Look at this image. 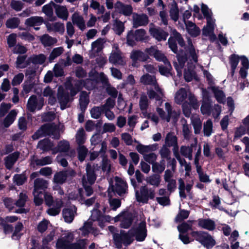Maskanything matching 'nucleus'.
I'll return each mask as SVG.
<instances>
[{
	"instance_id": "obj_48",
	"label": "nucleus",
	"mask_w": 249,
	"mask_h": 249,
	"mask_svg": "<svg viewBox=\"0 0 249 249\" xmlns=\"http://www.w3.org/2000/svg\"><path fill=\"white\" fill-rule=\"evenodd\" d=\"M53 144L48 139H44L42 141H40L37 145V146L40 149L43 151H49L51 150L52 151Z\"/></svg>"
},
{
	"instance_id": "obj_11",
	"label": "nucleus",
	"mask_w": 249,
	"mask_h": 249,
	"mask_svg": "<svg viewBox=\"0 0 249 249\" xmlns=\"http://www.w3.org/2000/svg\"><path fill=\"white\" fill-rule=\"evenodd\" d=\"M146 31L142 29L136 30L134 32L130 31L127 33V43L128 45L133 46L135 44V40L143 41L148 39Z\"/></svg>"
},
{
	"instance_id": "obj_40",
	"label": "nucleus",
	"mask_w": 249,
	"mask_h": 249,
	"mask_svg": "<svg viewBox=\"0 0 249 249\" xmlns=\"http://www.w3.org/2000/svg\"><path fill=\"white\" fill-rule=\"evenodd\" d=\"M48 182L41 178H37L34 182V190L42 192V191L48 187Z\"/></svg>"
},
{
	"instance_id": "obj_50",
	"label": "nucleus",
	"mask_w": 249,
	"mask_h": 249,
	"mask_svg": "<svg viewBox=\"0 0 249 249\" xmlns=\"http://www.w3.org/2000/svg\"><path fill=\"white\" fill-rule=\"evenodd\" d=\"M239 59L241 60V56L236 54H232L230 57V63L231 68V74L232 76H233L235 70L238 65Z\"/></svg>"
},
{
	"instance_id": "obj_12",
	"label": "nucleus",
	"mask_w": 249,
	"mask_h": 249,
	"mask_svg": "<svg viewBox=\"0 0 249 249\" xmlns=\"http://www.w3.org/2000/svg\"><path fill=\"white\" fill-rule=\"evenodd\" d=\"M165 109L167 113L162 108L159 107L157 108V111L160 118L168 122L170 121L171 119H172L174 121H176L179 116V113L172 111L171 106L168 103L165 104Z\"/></svg>"
},
{
	"instance_id": "obj_38",
	"label": "nucleus",
	"mask_w": 249,
	"mask_h": 249,
	"mask_svg": "<svg viewBox=\"0 0 249 249\" xmlns=\"http://www.w3.org/2000/svg\"><path fill=\"white\" fill-rule=\"evenodd\" d=\"M178 62L174 63L175 67L177 71L178 75L180 76L181 75V69L184 67L186 61V57L177 54Z\"/></svg>"
},
{
	"instance_id": "obj_22",
	"label": "nucleus",
	"mask_w": 249,
	"mask_h": 249,
	"mask_svg": "<svg viewBox=\"0 0 249 249\" xmlns=\"http://www.w3.org/2000/svg\"><path fill=\"white\" fill-rule=\"evenodd\" d=\"M109 61L110 63L116 65H123L125 64V61L120 50L112 51L109 56Z\"/></svg>"
},
{
	"instance_id": "obj_39",
	"label": "nucleus",
	"mask_w": 249,
	"mask_h": 249,
	"mask_svg": "<svg viewBox=\"0 0 249 249\" xmlns=\"http://www.w3.org/2000/svg\"><path fill=\"white\" fill-rule=\"evenodd\" d=\"M18 156V153L15 152L6 157L5 159V164L7 169H10L12 167L17 161Z\"/></svg>"
},
{
	"instance_id": "obj_29",
	"label": "nucleus",
	"mask_w": 249,
	"mask_h": 249,
	"mask_svg": "<svg viewBox=\"0 0 249 249\" xmlns=\"http://www.w3.org/2000/svg\"><path fill=\"white\" fill-rule=\"evenodd\" d=\"M47 29L49 32H55L62 34L65 31L64 24L60 22L54 23H47L46 24Z\"/></svg>"
},
{
	"instance_id": "obj_13",
	"label": "nucleus",
	"mask_w": 249,
	"mask_h": 249,
	"mask_svg": "<svg viewBox=\"0 0 249 249\" xmlns=\"http://www.w3.org/2000/svg\"><path fill=\"white\" fill-rule=\"evenodd\" d=\"M113 183V181L109 182V192L111 189L112 191L116 192L120 196L125 193L127 188L125 181L119 178L116 177L114 179V185Z\"/></svg>"
},
{
	"instance_id": "obj_14",
	"label": "nucleus",
	"mask_w": 249,
	"mask_h": 249,
	"mask_svg": "<svg viewBox=\"0 0 249 249\" xmlns=\"http://www.w3.org/2000/svg\"><path fill=\"white\" fill-rule=\"evenodd\" d=\"M44 100L43 97L33 95L28 99L27 104V109L32 112L40 110L44 106Z\"/></svg>"
},
{
	"instance_id": "obj_7",
	"label": "nucleus",
	"mask_w": 249,
	"mask_h": 249,
	"mask_svg": "<svg viewBox=\"0 0 249 249\" xmlns=\"http://www.w3.org/2000/svg\"><path fill=\"white\" fill-rule=\"evenodd\" d=\"M188 44L189 46V53L190 57H191L190 61H193L191 64H190L189 62L187 63V68L184 69V77L185 80L186 82H190L193 80L196 81L198 80V77L196 75V73L194 71V68L195 66L193 65V63H196L197 61V57L196 53L194 48L192 46V42L190 40H188Z\"/></svg>"
},
{
	"instance_id": "obj_55",
	"label": "nucleus",
	"mask_w": 249,
	"mask_h": 249,
	"mask_svg": "<svg viewBox=\"0 0 249 249\" xmlns=\"http://www.w3.org/2000/svg\"><path fill=\"white\" fill-rule=\"evenodd\" d=\"M146 182L150 185L158 187L160 182V177L158 175H153L146 179Z\"/></svg>"
},
{
	"instance_id": "obj_37",
	"label": "nucleus",
	"mask_w": 249,
	"mask_h": 249,
	"mask_svg": "<svg viewBox=\"0 0 249 249\" xmlns=\"http://www.w3.org/2000/svg\"><path fill=\"white\" fill-rule=\"evenodd\" d=\"M198 224L200 227L209 231H212L215 228L214 222L209 219H200Z\"/></svg>"
},
{
	"instance_id": "obj_63",
	"label": "nucleus",
	"mask_w": 249,
	"mask_h": 249,
	"mask_svg": "<svg viewBox=\"0 0 249 249\" xmlns=\"http://www.w3.org/2000/svg\"><path fill=\"white\" fill-rule=\"evenodd\" d=\"M55 235V229L51 231L49 234L45 237L42 240V246L50 247L49 243L53 239Z\"/></svg>"
},
{
	"instance_id": "obj_34",
	"label": "nucleus",
	"mask_w": 249,
	"mask_h": 249,
	"mask_svg": "<svg viewBox=\"0 0 249 249\" xmlns=\"http://www.w3.org/2000/svg\"><path fill=\"white\" fill-rule=\"evenodd\" d=\"M188 33L192 36L196 37L200 34V30L194 23L191 21L185 22Z\"/></svg>"
},
{
	"instance_id": "obj_54",
	"label": "nucleus",
	"mask_w": 249,
	"mask_h": 249,
	"mask_svg": "<svg viewBox=\"0 0 249 249\" xmlns=\"http://www.w3.org/2000/svg\"><path fill=\"white\" fill-rule=\"evenodd\" d=\"M171 18L176 21L178 19L179 11L176 3L174 2L171 6L169 11Z\"/></svg>"
},
{
	"instance_id": "obj_46",
	"label": "nucleus",
	"mask_w": 249,
	"mask_h": 249,
	"mask_svg": "<svg viewBox=\"0 0 249 249\" xmlns=\"http://www.w3.org/2000/svg\"><path fill=\"white\" fill-rule=\"evenodd\" d=\"M104 41L103 39L99 38L91 44V51L93 53L95 54L100 52L103 48Z\"/></svg>"
},
{
	"instance_id": "obj_51",
	"label": "nucleus",
	"mask_w": 249,
	"mask_h": 249,
	"mask_svg": "<svg viewBox=\"0 0 249 249\" xmlns=\"http://www.w3.org/2000/svg\"><path fill=\"white\" fill-rule=\"evenodd\" d=\"M17 115V112L16 110H11L4 121V125L6 127L10 125L14 121Z\"/></svg>"
},
{
	"instance_id": "obj_47",
	"label": "nucleus",
	"mask_w": 249,
	"mask_h": 249,
	"mask_svg": "<svg viewBox=\"0 0 249 249\" xmlns=\"http://www.w3.org/2000/svg\"><path fill=\"white\" fill-rule=\"evenodd\" d=\"M165 143L167 145L174 146V151H176L178 149L177 147V139L175 136L173 135L171 133H169L167 135L165 139Z\"/></svg>"
},
{
	"instance_id": "obj_27",
	"label": "nucleus",
	"mask_w": 249,
	"mask_h": 249,
	"mask_svg": "<svg viewBox=\"0 0 249 249\" xmlns=\"http://www.w3.org/2000/svg\"><path fill=\"white\" fill-rule=\"evenodd\" d=\"M43 95L44 97L48 98V103L51 105H54L56 101L55 92L50 87H47L43 91Z\"/></svg>"
},
{
	"instance_id": "obj_60",
	"label": "nucleus",
	"mask_w": 249,
	"mask_h": 249,
	"mask_svg": "<svg viewBox=\"0 0 249 249\" xmlns=\"http://www.w3.org/2000/svg\"><path fill=\"white\" fill-rule=\"evenodd\" d=\"M64 49L59 47L53 49L49 56L50 62H52L54 59L60 56L63 52Z\"/></svg>"
},
{
	"instance_id": "obj_49",
	"label": "nucleus",
	"mask_w": 249,
	"mask_h": 249,
	"mask_svg": "<svg viewBox=\"0 0 249 249\" xmlns=\"http://www.w3.org/2000/svg\"><path fill=\"white\" fill-rule=\"evenodd\" d=\"M67 172H60L56 173L53 177V181L55 183L59 184L63 183L67 179Z\"/></svg>"
},
{
	"instance_id": "obj_45",
	"label": "nucleus",
	"mask_w": 249,
	"mask_h": 249,
	"mask_svg": "<svg viewBox=\"0 0 249 249\" xmlns=\"http://www.w3.org/2000/svg\"><path fill=\"white\" fill-rule=\"evenodd\" d=\"M112 30L116 34L121 35L124 30V23L120 20H114L112 25Z\"/></svg>"
},
{
	"instance_id": "obj_61",
	"label": "nucleus",
	"mask_w": 249,
	"mask_h": 249,
	"mask_svg": "<svg viewBox=\"0 0 249 249\" xmlns=\"http://www.w3.org/2000/svg\"><path fill=\"white\" fill-rule=\"evenodd\" d=\"M201 9L204 17L207 19V21H208L209 19L214 20L212 18V12L211 10L206 5L202 3L201 4Z\"/></svg>"
},
{
	"instance_id": "obj_58",
	"label": "nucleus",
	"mask_w": 249,
	"mask_h": 249,
	"mask_svg": "<svg viewBox=\"0 0 249 249\" xmlns=\"http://www.w3.org/2000/svg\"><path fill=\"white\" fill-rule=\"evenodd\" d=\"M86 171L88 181L89 184H92L94 182L96 177L91 166L89 164H88L87 166Z\"/></svg>"
},
{
	"instance_id": "obj_4",
	"label": "nucleus",
	"mask_w": 249,
	"mask_h": 249,
	"mask_svg": "<svg viewBox=\"0 0 249 249\" xmlns=\"http://www.w3.org/2000/svg\"><path fill=\"white\" fill-rule=\"evenodd\" d=\"M74 232L69 231H65L61 237L58 239L56 243L57 249H83L85 246V240H79L73 243Z\"/></svg>"
},
{
	"instance_id": "obj_31",
	"label": "nucleus",
	"mask_w": 249,
	"mask_h": 249,
	"mask_svg": "<svg viewBox=\"0 0 249 249\" xmlns=\"http://www.w3.org/2000/svg\"><path fill=\"white\" fill-rule=\"evenodd\" d=\"M71 19L74 24H75L80 30H83L86 28L85 20L83 17L78 13H74L71 17Z\"/></svg>"
},
{
	"instance_id": "obj_8",
	"label": "nucleus",
	"mask_w": 249,
	"mask_h": 249,
	"mask_svg": "<svg viewBox=\"0 0 249 249\" xmlns=\"http://www.w3.org/2000/svg\"><path fill=\"white\" fill-rule=\"evenodd\" d=\"M101 215L100 212L97 209H94L91 211L90 217L85 223L84 226L79 229L83 236L87 235L89 232L94 234L97 233L96 230L93 227L92 222L98 221L99 225L101 227H103Z\"/></svg>"
},
{
	"instance_id": "obj_62",
	"label": "nucleus",
	"mask_w": 249,
	"mask_h": 249,
	"mask_svg": "<svg viewBox=\"0 0 249 249\" xmlns=\"http://www.w3.org/2000/svg\"><path fill=\"white\" fill-rule=\"evenodd\" d=\"M86 141L85 133L83 128L79 129L76 134V142L79 145H81Z\"/></svg>"
},
{
	"instance_id": "obj_10",
	"label": "nucleus",
	"mask_w": 249,
	"mask_h": 249,
	"mask_svg": "<svg viewBox=\"0 0 249 249\" xmlns=\"http://www.w3.org/2000/svg\"><path fill=\"white\" fill-rule=\"evenodd\" d=\"M192 235L208 249L213 248L215 244V240L207 232L193 231Z\"/></svg>"
},
{
	"instance_id": "obj_59",
	"label": "nucleus",
	"mask_w": 249,
	"mask_h": 249,
	"mask_svg": "<svg viewBox=\"0 0 249 249\" xmlns=\"http://www.w3.org/2000/svg\"><path fill=\"white\" fill-rule=\"evenodd\" d=\"M82 190L78 189L76 192H71L69 195V199L71 200H78L81 204H83V196L81 194Z\"/></svg>"
},
{
	"instance_id": "obj_35",
	"label": "nucleus",
	"mask_w": 249,
	"mask_h": 249,
	"mask_svg": "<svg viewBox=\"0 0 249 249\" xmlns=\"http://www.w3.org/2000/svg\"><path fill=\"white\" fill-rule=\"evenodd\" d=\"M70 148L69 143L66 141H60L56 147L52 149V153L55 154L58 152L67 153Z\"/></svg>"
},
{
	"instance_id": "obj_1",
	"label": "nucleus",
	"mask_w": 249,
	"mask_h": 249,
	"mask_svg": "<svg viewBox=\"0 0 249 249\" xmlns=\"http://www.w3.org/2000/svg\"><path fill=\"white\" fill-rule=\"evenodd\" d=\"M108 230L114 233L113 237L115 246L118 249L122 247V244L126 246L129 245L135 236L137 241H142L146 237L145 225L141 223L137 230L131 229L127 233L124 231H121L120 233H115L116 228L112 226L108 227Z\"/></svg>"
},
{
	"instance_id": "obj_5",
	"label": "nucleus",
	"mask_w": 249,
	"mask_h": 249,
	"mask_svg": "<svg viewBox=\"0 0 249 249\" xmlns=\"http://www.w3.org/2000/svg\"><path fill=\"white\" fill-rule=\"evenodd\" d=\"M145 52L148 54L153 56L158 61L164 63V66L162 65L159 66V71L161 74L168 76L170 73L171 66L164 54L159 51L156 46H151L149 48H146Z\"/></svg>"
},
{
	"instance_id": "obj_30",
	"label": "nucleus",
	"mask_w": 249,
	"mask_h": 249,
	"mask_svg": "<svg viewBox=\"0 0 249 249\" xmlns=\"http://www.w3.org/2000/svg\"><path fill=\"white\" fill-rule=\"evenodd\" d=\"M244 126H241L239 127L235 133V137L239 138L246 133V129L247 132L249 134V115L244 120Z\"/></svg>"
},
{
	"instance_id": "obj_15",
	"label": "nucleus",
	"mask_w": 249,
	"mask_h": 249,
	"mask_svg": "<svg viewBox=\"0 0 249 249\" xmlns=\"http://www.w3.org/2000/svg\"><path fill=\"white\" fill-rule=\"evenodd\" d=\"M175 40L178 41L180 46H184V42L181 35L176 30L171 29V36L168 39L169 46L174 53H177V46Z\"/></svg>"
},
{
	"instance_id": "obj_6",
	"label": "nucleus",
	"mask_w": 249,
	"mask_h": 249,
	"mask_svg": "<svg viewBox=\"0 0 249 249\" xmlns=\"http://www.w3.org/2000/svg\"><path fill=\"white\" fill-rule=\"evenodd\" d=\"M141 82L143 84L150 85L153 86L154 90L152 89L149 90L147 92L149 97L150 99H155L158 102L157 104L161 103L160 101L163 97V93L161 90L157 85L155 77L149 74L143 75L140 79Z\"/></svg>"
},
{
	"instance_id": "obj_17",
	"label": "nucleus",
	"mask_w": 249,
	"mask_h": 249,
	"mask_svg": "<svg viewBox=\"0 0 249 249\" xmlns=\"http://www.w3.org/2000/svg\"><path fill=\"white\" fill-rule=\"evenodd\" d=\"M132 25L134 28L145 26L148 23V18L144 14H138L136 13L132 14Z\"/></svg>"
},
{
	"instance_id": "obj_16",
	"label": "nucleus",
	"mask_w": 249,
	"mask_h": 249,
	"mask_svg": "<svg viewBox=\"0 0 249 249\" xmlns=\"http://www.w3.org/2000/svg\"><path fill=\"white\" fill-rule=\"evenodd\" d=\"M149 32L150 35L158 41L166 40L168 35L166 32L156 27L153 24L149 25Z\"/></svg>"
},
{
	"instance_id": "obj_56",
	"label": "nucleus",
	"mask_w": 249,
	"mask_h": 249,
	"mask_svg": "<svg viewBox=\"0 0 249 249\" xmlns=\"http://www.w3.org/2000/svg\"><path fill=\"white\" fill-rule=\"evenodd\" d=\"M196 168L197 173L198 174L199 180L201 182L206 183L211 182L209 176L202 171L200 166L196 167Z\"/></svg>"
},
{
	"instance_id": "obj_3",
	"label": "nucleus",
	"mask_w": 249,
	"mask_h": 249,
	"mask_svg": "<svg viewBox=\"0 0 249 249\" xmlns=\"http://www.w3.org/2000/svg\"><path fill=\"white\" fill-rule=\"evenodd\" d=\"M175 101L178 104H182L183 114L187 117H189L191 114L190 107L195 109H197L199 106L195 95L182 88L175 93Z\"/></svg>"
},
{
	"instance_id": "obj_42",
	"label": "nucleus",
	"mask_w": 249,
	"mask_h": 249,
	"mask_svg": "<svg viewBox=\"0 0 249 249\" xmlns=\"http://www.w3.org/2000/svg\"><path fill=\"white\" fill-rule=\"evenodd\" d=\"M192 124L196 134H199L202 127V122L197 115H193L191 118Z\"/></svg>"
},
{
	"instance_id": "obj_53",
	"label": "nucleus",
	"mask_w": 249,
	"mask_h": 249,
	"mask_svg": "<svg viewBox=\"0 0 249 249\" xmlns=\"http://www.w3.org/2000/svg\"><path fill=\"white\" fill-rule=\"evenodd\" d=\"M211 89L214 94L217 101L219 103H223L225 99V96L223 91L216 87L212 86Z\"/></svg>"
},
{
	"instance_id": "obj_44",
	"label": "nucleus",
	"mask_w": 249,
	"mask_h": 249,
	"mask_svg": "<svg viewBox=\"0 0 249 249\" xmlns=\"http://www.w3.org/2000/svg\"><path fill=\"white\" fill-rule=\"evenodd\" d=\"M40 41L44 46H50L55 44L57 39L48 35L45 34L40 37Z\"/></svg>"
},
{
	"instance_id": "obj_32",
	"label": "nucleus",
	"mask_w": 249,
	"mask_h": 249,
	"mask_svg": "<svg viewBox=\"0 0 249 249\" xmlns=\"http://www.w3.org/2000/svg\"><path fill=\"white\" fill-rule=\"evenodd\" d=\"M55 5L56 4L54 2H51L45 5L42 7V11L48 17L49 20L50 21H53L56 19L55 17H53V7H54Z\"/></svg>"
},
{
	"instance_id": "obj_9",
	"label": "nucleus",
	"mask_w": 249,
	"mask_h": 249,
	"mask_svg": "<svg viewBox=\"0 0 249 249\" xmlns=\"http://www.w3.org/2000/svg\"><path fill=\"white\" fill-rule=\"evenodd\" d=\"M45 135H52L54 138L58 139L59 134L57 126L53 124H45L33 135V138L36 140Z\"/></svg>"
},
{
	"instance_id": "obj_57",
	"label": "nucleus",
	"mask_w": 249,
	"mask_h": 249,
	"mask_svg": "<svg viewBox=\"0 0 249 249\" xmlns=\"http://www.w3.org/2000/svg\"><path fill=\"white\" fill-rule=\"evenodd\" d=\"M204 135L205 136L209 137L213 132V123L210 120H208L204 124Z\"/></svg>"
},
{
	"instance_id": "obj_20",
	"label": "nucleus",
	"mask_w": 249,
	"mask_h": 249,
	"mask_svg": "<svg viewBox=\"0 0 249 249\" xmlns=\"http://www.w3.org/2000/svg\"><path fill=\"white\" fill-rule=\"evenodd\" d=\"M197 140L196 138H194V142L192 143L190 146H182L180 147V153L185 157L188 158L189 160L193 159L192 152L194 149L197 148Z\"/></svg>"
},
{
	"instance_id": "obj_25",
	"label": "nucleus",
	"mask_w": 249,
	"mask_h": 249,
	"mask_svg": "<svg viewBox=\"0 0 249 249\" xmlns=\"http://www.w3.org/2000/svg\"><path fill=\"white\" fill-rule=\"evenodd\" d=\"M136 197L137 201L142 203H147L148 200V188L145 186H142L140 192H136Z\"/></svg>"
},
{
	"instance_id": "obj_26",
	"label": "nucleus",
	"mask_w": 249,
	"mask_h": 249,
	"mask_svg": "<svg viewBox=\"0 0 249 249\" xmlns=\"http://www.w3.org/2000/svg\"><path fill=\"white\" fill-rule=\"evenodd\" d=\"M55 12L57 16L64 20H66L69 17V12L66 6L56 5L54 6Z\"/></svg>"
},
{
	"instance_id": "obj_28",
	"label": "nucleus",
	"mask_w": 249,
	"mask_h": 249,
	"mask_svg": "<svg viewBox=\"0 0 249 249\" xmlns=\"http://www.w3.org/2000/svg\"><path fill=\"white\" fill-rule=\"evenodd\" d=\"M75 213L76 208L75 207L65 209L63 211V215L65 221L68 223H71L74 219Z\"/></svg>"
},
{
	"instance_id": "obj_41",
	"label": "nucleus",
	"mask_w": 249,
	"mask_h": 249,
	"mask_svg": "<svg viewBox=\"0 0 249 249\" xmlns=\"http://www.w3.org/2000/svg\"><path fill=\"white\" fill-rule=\"evenodd\" d=\"M54 203L55 207L51 208L47 210V213L51 216L57 215L60 213V208L62 206V201L61 199H56Z\"/></svg>"
},
{
	"instance_id": "obj_64",
	"label": "nucleus",
	"mask_w": 249,
	"mask_h": 249,
	"mask_svg": "<svg viewBox=\"0 0 249 249\" xmlns=\"http://www.w3.org/2000/svg\"><path fill=\"white\" fill-rule=\"evenodd\" d=\"M104 109L102 107H95L90 110L91 117L94 119H98L100 117Z\"/></svg>"
},
{
	"instance_id": "obj_19",
	"label": "nucleus",
	"mask_w": 249,
	"mask_h": 249,
	"mask_svg": "<svg viewBox=\"0 0 249 249\" xmlns=\"http://www.w3.org/2000/svg\"><path fill=\"white\" fill-rule=\"evenodd\" d=\"M215 25V20L209 19L207 21V25L202 29L203 35L209 37L212 40H214L216 38L213 33Z\"/></svg>"
},
{
	"instance_id": "obj_21",
	"label": "nucleus",
	"mask_w": 249,
	"mask_h": 249,
	"mask_svg": "<svg viewBox=\"0 0 249 249\" xmlns=\"http://www.w3.org/2000/svg\"><path fill=\"white\" fill-rule=\"evenodd\" d=\"M115 9L116 12L125 16H128L132 13V7L130 5L124 4L119 1L115 4Z\"/></svg>"
},
{
	"instance_id": "obj_18",
	"label": "nucleus",
	"mask_w": 249,
	"mask_h": 249,
	"mask_svg": "<svg viewBox=\"0 0 249 249\" xmlns=\"http://www.w3.org/2000/svg\"><path fill=\"white\" fill-rule=\"evenodd\" d=\"M133 215L129 213H124L114 218L115 221L120 220L121 227L128 228L132 223Z\"/></svg>"
},
{
	"instance_id": "obj_23",
	"label": "nucleus",
	"mask_w": 249,
	"mask_h": 249,
	"mask_svg": "<svg viewBox=\"0 0 249 249\" xmlns=\"http://www.w3.org/2000/svg\"><path fill=\"white\" fill-rule=\"evenodd\" d=\"M130 57L133 61L132 65L134 67H137V63L138 61H145L147 60L148 56L142 52L134 51L131 53Z\"/></svg>"
},
{
	"instance_id": "obj_36",
	"label": "nucleus",
	"mask_w": 249,
	"mask_h": 249,
	"mask_svg": "<svg viewBox=\"0 0 249 249\" xmlns=\"http://www.w3.org/2000/svg\"><path fill=\"white\" fill-rule=\"evenodd\" d=\"M52 159L50 157L47 156L40 159L33 158L31 160V165L35 167V165L43 166L51 164Z\"/></svg>"
},
{
	"instance_id": "obj_33",
	"label": "nucleus",
	"mask_w": 249,
	"mask_h": 249,
	"mask_svg": "<svg viewBox=\"0 0 249 249\" xmlns=\"http://www.w3.org/2000/svg\"><path fill=\"white\" fill-rule=\"evenodd\" d=\"M241 61L242 67L240 69L239 73L241 77L245 78L248 74V70L249 69V61L244 55L241 56Z\"/></svg>"
},
{
	"instance_id": "obj_2",
	"label": "nucleus",
	"mask_w": 249,
	"mask_h": 249,
	"mask_svg": "<svg viewBox=\"0 0 249 249\" xmlns=\"http://www.w3.org/2000/svg\"><path fill=\"white\" fill-rule=\"evenodd\" d=\"M93 82L90 79H87L86 82L83 84L81 81H78L75 84V86H67L64 90L62 87H59L58 89L57 99L60 105L61 109H64L68 106L70 101L72 100V97L85 87L87 89H90L93 87Z\"/></svg>"
},
{
	"instance_id": "obj_52",
	"label": "nucleus",
	"mask_w": 249,
	"mask_h": 249,
	"mask_svg": "<svg viewBox=\"0 0 249 249\" xmlns=\"http://www.w3.org/2000/svg\"><path fill=\"white\" fill-rule=\"evenodd\" d=\"M89 102V97L87 92L85 91L81 92L79 99V104L82 110H85Z\"/></svg>"
},
{
	"instance_id": "obj_24",
	"label": "nucleus",
	"mask_w": 249,
	"mask_h": 249,
	"mask_svg": "<svg viewBox=\"0 0 249 249\" xmlns=\"http://www.w3.org/2000/svg\"><path fill=\"white\" fill-rule=\"evenodd\" d=\"M158 148V144L156 143L150 144L148 145H144L139 143L136 146L137 150L141 154L144 155L147 154L148 153L154 151Z\"/></svg>"
},
{
	"instance_id": "obj_43",
	"label": "nucleus",
	"mask_w": 249,
	"mask_h": 249,
	"mask_svg": "<svg viewBox=\"0 0 249 249\" xmlns=\"http://www.w3.org/2000/svg\"><path fill=\"white\" fill-rule=\"evenodd\" d=\"M43 19L41 17H32L27 19L25 24L29 26H39L43 23Z\"/></svg>"
}]
</instances>
